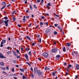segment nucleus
I'll return each mask as SVG.
<instances>
[{"mask_svg":"<svg viewBox=\"0 0 79 79\" xmlns=\"http://www.w3.org/2000/svg\"><path fill=\"white\" fill-rule=\"evenodd\" d=\"M76 69H79V65L78 64H77Z\"/></svg>","mask_w":79,"mask_h":79,"instance_id":"ddd939ff","label":"nucleus"},{"mask_svg":"<svg viewBox=\"0 0 79 79\" xmlns=\"http://www.w3.org/2000/svg\"><path fill=\"white\" fill-rule=\"evenodd\" d=\"M56 58H60V55H57L56 56Z\"/></svg>","mask_w":79,"mask_h":79,"instance_id":"c85d7f7f","label":"nucleus"},{"mask_svg":"<svg viewBox=\"0 0 79 79\" xmlns=\"http://www.w3.org/2000/svg\"><path fill=\"white\" fill-rule=\"evenodd\" d=\"M13 19L14 21H15V20H16V18H15V17H13Z\"/></svg>","mask_w":79,"mask_h":79,"instance_id":"e433bc0d","label":"nucleus"},{"mask_svg":"<svg viewBox=\"0 0 79 79\" xmlns=\"http://www.w3.org/2000/svg\"><path fill=\"white\" fill-rule=\"evenodd\" d=\"M44 56H48V54L46 53H44L43 54Z\"/></svg>","mask_w":79,"mask_h":79,"instance_id":"423d86ee","label":"nucleus"},{"mask_svg":"<svg viewBox=\"0 0 79 79\" xmlns=\"http://www.w3.org/2000/svg\"><path fill=\"white\" fill-rule=\"evenodd\" d=\"M6 6H3L1 8V10H2L3 9H4V8H5V7Z\"/></svg>","mask_w":79,"mask_h":79,"instance_id":"f704fd0d","label":"nucleus"},{"mask_svg":"<svg viewBox=\"0 0 79 79\" xmlns=\"http://www.w3.org/2000/svg\"><path fill=\"white\" fill-rule=\"evenodd\" d=\"M37 3H40V0H37Z\"/></svg>","mask_w":79,"mask_h":79,"instance_id":"58836bf2","label":"nucleus"},{"mask_svg":"<svg viewBox=\"0 0 79 79\" xmlns=\"http://www.w3.org/2000/svg\"><path fill=\"white\" fill-rule=\"evenodd\" d=\"M15 13V11H14L12 12V14L11 15V16H13V15H14V13Z\"/></svg>","mask_w":79,"mask_h":79,"instance_id":"412c9836","label":"nucleus"},{"mask_svg":"<svg viewBox=\"0 0 79 79\" xmlns=\"http://www.w3.org/2000/svg\"><path fill=\"white\" fill-rule=\"evenodd\" d=\"M40 25H43V23L41 22L40 23Z\"/></svg>","mask_w":79,"mask_h":79,"instance_id":"5fc2aeb1","label":"nucleus"},{"mask_svg":"<svg viewBox=\"0 0 79 79\" xmlns=\"http://www.w3.org/2000/svg\"><path fill=\"white\" fill-rule=\"evenodd\" d=\"M72 55H73V56H77V53L74 51L72 53Z\"/></svg>","mask_w":79,"mask_h":79,"instance_id":"39448f33","label":"nucleus"},{"mask_svg":"<svg viewBox=\"0 0 79 79\" xmlns=\"http://www.w3.org/2000/svg\"><path fill=\"white\" fill-rule=\"evenodd\" d=\"M37 74H38V76H40L42 74V72L40 70H37L36 72Z\"/></svg>","mask_w":79,"mask_h":79,"instance_id":"7ed1b4c3","label":"nucleus"},{"mask_svg":"<svg viewBox=\"0 0 79 79\" xmlns=\"http://www.w3.org/2000/svg\"><path fill=\"white\" fill-rule=\"evenodd\" d=\"M8 21H9V20H5L4 21L5 26H6V27L8 26Z\"/></svg>","mask_w":79,"mask_h":79,"instance_id":"f257e3e1","label":"nucleus"},{"mask_svg":"<svg viewBox=\"0 0 79 79\" xmlns=\"http://www.w3.org/2000/svg\"><path fill=\"white\" fill-rule=\"evenodd\" d=\"M21 51H23V50H24V49H23V48H21Z\"/></svg>","mask_w":79,"mask_h":79,"instance_id":"3c124183","label":"nucleus"},{"mask_svg":"<svg viewBox=\"0 0 79 79\" xmlns=\"http://www.w3.org/2000/svg\"><path fill=\"white\" fill-rule=\"evenodd\" d=\"M31 76L32 78H33L34 77V74H31Z\"/></svg>","mask_w":79,"mask_h":79,"instance_id":"c756f323","label":"nucleus"},{"mask_svg":"<svg viewBox=\"0 0 79 79\" xmlns=\"http://www.w3.org/2000/svg\"><path fill=\"white\" fill-rule=\"evenodd\" d=\"M16 51V52L19 54L20 53L19 52V51L17 49Z\"/></svg>","mask_w":79,"mask_h":79,"instance_id":"393cba45","label":"nucleus"},{"mask_svg":"<svg viewBox=\"0 0 79 79\" xmlns=\"http://www.w3.org/2000/svg\"><path fill=\"white\" fill-rule=\"evenodd\" d=\"M39 42H40V43H41V38H40L39 40H38Z\"/></svg>","mask_w":79,"mask_h":79,"instance_id":"2f4dec72","label":"nucleus"},{"mask_svg":"<svg viewBox=\"0 0 79 79\" xmlns=\"http://www.w3.org/2000/svg\"><path fill=\"white\" fill-rule=\"evenodd\" d=\"M21 71H22V72H24V70L23 69H19Z\"/></svg>","mask_w":79,"mask_h":79,"instance_id":"473e14b6","label":"nucleus"},{"mask_svg":"<svg viewBox=\"0 0 79 79\" xmlns=\"http://www.w3.org/2000/svg\"><path fill=\"white\" fill-rule=\"evenodd\" d=\"M0 58H6L5 57L3 56V54L2 53H0Z\"/></svg>","mask_w":79,"mask_h":79,"instance_id":"20e7f679","label":"nucleus"},{"mask_svg":"<svg viewBox=\"0 0 79 79\" xmlns=\"http://www.w3.org/2000/svg\"><path fill=\"white\" fill-rule=\"evenodd\" d=\"M58 24H54V26L55 27H56L57 26H58Z\"/></svg>","mask_w":79,"mask_h":79,"instance_id":"49530a36","label":"nucleus"},{"mask_svg":"<svg viewBox=\"0 0 79 79\" xmlns=\"http://www.w3.org/2000/svg\"><path fill=\"white\" fill-rule=\"evenodd\" d=\"M6 69H7V70H9V67H6Z\"/></svg>","mask_w":79,"mask_h":79,"instance_id":"de8ad7c7","label":"nucleus"},{"mask_svg":"<svg viewBox=\"0 0 79 79\" xmlns=\"http://www.w3.org/2000/svg\"><path fill=\"white\" fill-rule=\"evenodd\" d=\"M1 43H2V44H3V43L4 44H5V43H6V40H3L2 42H1Z\"/></svg>","mask_w":79,"mask_h":79,"instance_id":"f8f14e48","label":"nucleus"},{"mask_svg":"<svg viewBox=\"0 0 79 79\" xmlns=\"http://www.w3.org/2000/svg\"><path fill=\"white\" fill-rule=\"evenodd\" d=\"M4 18L5 19H8V17H5Z\"/></svg>","mask_w":79,"mask_h":79,"instance_id":"a19ab883","label":"nucleus"},{"mask_svg":"<svg viewBox=\"0 0 79 79\" xmlns=\"http://www.w3.org/2000/svg\"><path fill=\"white\" fill-rule=\"evenodd\" d=\"M55 74H56V72L55 73V72H52V74L53 76H54L55 75Z\"/></svg>","mask_w":79,"mask_h":79,"instance_id":"5701e85b","label":"nucleus"},{"mask_svg":"<svg viewBox=\"0 0 79 79\" xmlns=\"http://www.w3.org/2000/svg\"><path fill=\"white\" fill-rule=\"evenodd\" d=\"M53 34H54L55 35H57L58 33L57 32L55 31L53 32Z\"/></svg>","mask_w":79,"mask_h":79,"instance_id":"6ab92c4d","label":"nucleus"},{"mask_svg":"<svg viewBox=\"0 0 79 79\" xmlns=\"http://www.w3.org/2000/svg\"><path fill=\"white\" fill-rule=\"evenodd\" d=\"M71 66H72V65H71V64H69L68 65V68H71Z\"/></svg>","mask_w":79,"mask_h":79,"instance_id":"7c9ffc66","label":"nucleus"},{"mask_svg":"<svg viewBox=\"0 0 79 79\" xmlns=\"http://www.w3.org/2000/svg\"><path fill=\"white\" fill-rule=\"evenodd\" d=\"M19 40H22V38H20L19 39Z\"/></svg>","mask_w":79,"mask_h":79,"instance_id":"338daca9","label":"nucleus"},{"mask_svg":"<svg viewBox=\"0 0 79 79\" xmlns=\"http://www.w3.org/2000/svg\"><path fill=\"white\" fill-rule=\"evenodd\" d=\"M50 69V68H48L47 67H46L45 69V70H49Z\"/></svg>","mask_w":79,"mask_h":79,"instance_id":"2eb2a0df","label":"nucleus"},{"mask_svg":"<svg viewBox=\"0 0 79 79\" xmlns=\"http://www.w3.org/2000/svg\"><path fill=\"white\" fill-rule=\"evenodd\" d=\"M0 47H3V43H1V45L0 46Z\"/></svg>","mask_w":79,"mask_h":79,"instance_id":"a878e982","label":"nucleus"},{"mask_svg":"<svg viewBox=\"0 0 79 79\" xmlns=\"http://www.w3.org/2000/svg\"><path fill=\"white\" fill-rule=\"evenodd\" d=\"M2 73H3V74L4 73L6 74V72H5L4 71H3L2 72Z\"/></svg>","mask_w":79,"mask_h":79,"instance_id":"ea45409f","label":"nucleus"},{"mask_svg":"<svg viewBox=\"0 0 79 79\" xmlns=\"http://www.w3.org/2000/svg\"><path fill=\"white\" fill-rule=\"evenodd\" d=\"M0 64L1 66H4V63L2 62L0 63Z\"/></svg>","mask_w":79,"mask_h":79,"instance_id":"a211bd4d","label":"nucleus"},{"mask_svg":"<svg viewBox=\"0 0 79 79\" xmlns=\"http://www.w3.org/2000/svg\"><path fill=\"white\" fill-rule=\"evenodd\" d=\"M54 15H55V16H57V17H60V16H59V15H56V14L55 13Z\"/></svg>","mask_w":79,"mask_h":79,"instance_id":"4c0bfd02","label":"nucleus"},{"mask_svg":"<svg viewBox=\"0 0 79 79\" xmlns=\"http://www.w3.org/2000/svg\"><path fill=\"white\" fill-rule=\"evenodd\" d=\"M2 5H3L4 6H6V2H3L2 3Z\"/></svg>","mask_w":79,"mask_h":79,"instance_id":"1a4fd4ad","label":"nucleus"},{"mask_svg":"<svg viewBox=\"0 0 79 79\" xmlns=\"http://www.w3.org/2000/svg\"><path fill=\"white\" fill-rule=\"evenodd\" d=\"M44 2V0H41V3H43Z\"/></svg>","mask_w":79,"mask_h":79,"instance_id":"69168bd1","label":"nucleus"},{"mask_svg":"<svg viewBox=\"0 0 79 79\" xmlns=\"http://www.w3.org/2000/svg\"><path fill=\"white\" fill-rule=\"evenodd\" d=\"M26 18H28V19H29V16H27Z\"/></svg>","mask_w":79,"mask_h":79,"instance_id":"680f3d73","label":"nucleus"},{"mask_svg":"<svg viewBox=\"0 0 79 79\" xmlns=\"http://www.w3.org/2000/svg\"><path fill=\"white\" fill-rule=\"evenodd\" d=\"M27 64H28V65L29 66L30 65V64H29V63L28 62H26Z\"/></svg>","mask_w":79,"mask_h":79,"instance_id":"4d7b16f0","label":"nucleus"},{"mask_svg":"<svg viewBox=\"0 0 79 79\" xmlns=\"http://www.w3.org/2000/svg\"><path fill=\"white\" fill-rule=\"evenodd\" d=\"M30 8L31 10H32V6H31V5H30Z\"/></svg>","mask_w":79,"mask_h":79,"instance_id":"c9c22d12","label":"nucleus"},{"mask_svg":"<svg viewBox=\"0 0 79 79\" xmlns=\"http://www.w3.org/2000/svg\"><path fill=\"white\" fill-rule=\"evenodd\" d=\"M3 70H6V68L5 67L3 68L2 69Z\"/></svg>","mask_w":79,"mask_h":79,"instance_id":"8fccbe9b","label":"nucleus"},{"mask_svg":"<svg viewBox=\"0 0 79 79\" xmlns=\"http://www.w3.org/2000/svg\"><path fill=\"white\" fill-rule=\"evenodd\" d=\"M66 44L68 47H70V46H71V44H70V43H67Z\"/></svg>","mask_w":79,"mask_h":79,"instance_id":"dca6fc26","label":"nucleus"},{"mask_svg":"<svg viewBox=\"0 0 79 79\" xmlns=\"http://www.w3.org/2000/svg\"><path fill=\"white\" fill-rule=\"evenodd\" d=\"M46 34L47 35V33H48L49 32H50V31L48 29H47L46 30Z\"/></svg>","mask_w":79,"mask_h":79,"instance_id":"0eeeda50","label":"nucleus"},{"mask_svg":"<svg viewBox=\"0 0 79 79\" xmlns=\"http://www.w3.org/2000/svg\"><path fill=\"white\" fill-rule=\"evenodd\" d=\"M26 37H27L29 40H30V41H31V39L30 38V37L28 36H26Z\"/></svg>","mask_w":79,"mask_h":79,"instance_id":"9d476101","label":"nucleus"},{"mask_svg":"<svg viewBox=\"0 0 79 79\" xmlns=\"http://www.w3.org/2000/svg\"><path fill=\"white\" fill-rule=\"evenodd\" d=\"M57 28H58V29H59L60 30V29H61V28H60V27L59 26H57Z\"/></svg>","mask_w":79,"mask_h":79,"instance_id":"a18cd8bd","label":"nucleus"},{"mask_svg":"<svg viewBox=\"0 0 79 79\" xmlns=\"http://www.w3.org/2000/svg\"><path fill=\"white\" fill-rule=\"evenodd\" d=\"M25 58H28V56L27 55V54H25Z\"/></svg>","mask_w":79,"mask_h":79,"instance_id":"bb28decb","label":"nucleus"},{"mask_svg":"<svg viewBox=\"0 0 79 79\" xmlns=\"http://www.w3.org/2000/svg\"><path fill=\"white\" fill-rule=\"evenodd\" d=\"M36 71H37V69H36V68H35L34 69V74H35V73H36Z\"/></svg>","mask_w":79,"mask_h":79,"instance_id":"9b49d317","label":"nucleus"},{"mask_svg":"<svg viewBox=\"0 0 79 79\" xmlns=\"http://www.w3.org/2000/svg\"><path fill=\"white\" fill-rule=\"evenodd\" d=\"M25 4H27V0H25Z\"/></svg>","mask_w":79,"mask_h":79,"instance_id":"0e129e2a","label":"nucleus"},{"mask_svg":"<svg viewBox=\"0 0 79 79\" xmlns=\"http://www.w3.org/2000/svg\"><path fill=\"white\" fill-rule=\"evenodd\" d=\"M35 7V8H36V9H37V7L35 6V5L34 4L33 5Z\"/></svg>","mask_w":79,"mask_h":79,"instance_id":"79ce46f5","label":"nucleus"},{"mask_svg":"<svg viewBox=\"0 0 79 79\" xmlns=\"http://www.w3.org/2000/svg\"><path fill=\"white\" fill-rule=\"evenodd\" d=\"M7 55H10V54H11V52L8 51L7 52Z\"/></svg>","mask_w":79,"mask_h":79,"instance_id":"b1692460","label":"nucleus"},{"mask_svg":"<svg viewBox=\"0 0 79 79\" xmlns=\"http://www.w3.org/2000/svg\"><path fill=\"white\" fill-rule=\"evenodd\" d=\"M38 60H40V61H41V60H41V58H38Z\"/></svg>","mask_w":79,"mask_h":79,"instance_id":"09e8293b","label":"nucleus"},{"mask_svg":"<svg viewBox=\"0 0 79 79\" xmlns=\"http://www.w3.org/2000/svg\"><path fill=\"white\" fill-rule=\"evenodd\" d=\"M26 51H29V50H30V49H29V48H27L26 49Z\"/></svg>","mask_w":79,"mask_h":79,"instance_id":"aec40b11","label":"nucleus"},{"mask_svg":"<svg viewBox=\"0 0 79 79\" xmlns=\"http://www.w3.org/2000/svg\"><path fill=\"white\" fill-rule=\"evenodd\" d=\"M17 58H20V56H17Z\"/></svg>","mask_w":79,"mask_h":79,"instance_id":"6e6d98bb","label":"nucleus"},{"mask_svg":"<svg viewBox=\"0 0 79 79\" xmlns=\"http://www.w3.org/2000/svg\"><path fill=\"white\" fill-rule=\"evenodd\" d=\"M60 31H61V33L62 34H63V35H64V32L62 31V28H60Z\"/></svg>","mask_w":79,"mask_h":79,"instance_id":"f3484780","label":"nucleus"},{"mask_svg":"<svg viewBox=\"0 0 79 79\" xmlns=\"http://www.w3.org/2000/svg\"><path fill=\"white\" fill-rule=\"evenodd\" d=\"M28 54L30 55V56H31V52L30 51L28 53Z\"/></svg>","mask_w":79,"mask_h":79,"instance_id":"72a5a7b5","label":"nucleus"},{"mask_svg":"<svg viewBox=\"0 0 79 79\" xmlns=\"http://www.w3.org/2000/svg\"><path fill=\"white\" fill-rule=\"evenodd\" d=\"M48 6H51V5H50V3H48Z\"/></svg>","mask_w":79,"mask_h":79,"instance_id":"bf43d9fd","label":"nucleus"},{"mask_svg":"<svg viewBox=\"0 0 79 79\" xmlns=\"http://www.w3.org/2000/svg\"><path fill=\"white\" fill-rule=\"evenodd\" d=\"M12 72H14V71H15V69H12Z\"/></svg>","mask_w":79,"mask_h":79,"instance_id":"603ef678","label":"nucleus"},{"mask_svg":"<svg viewBox=\"0 0 79 79\" xmlns=\"http://www.w3.org/2000/svg\"><path fill=\"white\" fill-rule=\"evenodd\" d=\"M63 52H66V48H65V47H64L63 48Z\"/></svg>","mask_w":79,"mask_h":79,"instance_id":"4468645a","label":"nucleus"},{"mask_svg":"<svg viewBox=\"0 0 79 79\" xmlns=\"http://www.w3.org/2000/svg\"><path fill=\"white\" fill-rule=\"evenodd\" d=\"M32 46H35V43H32Z\"/></svg>","mask_w":79,"mask_h":79,"instance_id":"c03bdc74","label":"nucleus"},{"mask_svg":"<svg viewBox=\"0 0 79 79\" xmlns=\"http://www.w3.org/2000/svg\"><path fill=\"white\" fill-rule=\"evenodd\" d=\"M26 59L27 61H29V59H28V57L27 58H26Z\"/></svg>","mask_w":79,"mask_h":79,"instance_id":"774afa93","label":"nucleus"},{"mask_svg":"<svg viewBox=\"0 0 79 79\" xmlns=\"http://www.w3.org/2000/svg\"><path fill=\"white\" fill-rule=\"evenodd\" d=\"M18 27H21V26H20V25L18 24Z\"/></svg>","mask_w":79,"mask_h":79,"instance_id":"864d4df0","label":"nucleus"},{"mask_svg":"<svg viewBox=\"0 0 79 79\" xmlns=\"http://www.w3.org/2000/svg\"><path fill=\"white\" fill-rule=\"evenodd\" d=\"M14 55H15V56H17V54H16V53L15 52H14L13 53Z\"/></svg>","mask_w":79,"mask_h":79,"instance_id":"4be33fe9","label":"nucleus"},{"mask_svg":"<svg viewBox=\"0 0 79 79\" xmlns=\"http://www.w3.org/2000/svg\"><path fill=\"white\" fill-rule=\"evenodd\" d=\"M48 24V23L46 22V25L47 26Z\"/></svg>","mask_w":79,"mask_h":79,"instance_id":"e2e57ef3","label":"nucleus"},{"mask_svg":"<svg viewBox=\"0 0 79 79\" xmlns=\"http://www.w3.org/2000/svg\"><path fill=\"white\" fill-rule=\"evenodd\" d=\"M16 67L17 68H19V66H18V65H15Z\"/></svg>","mask_w":79,"mask_h":79,"instance_id":"13d9d810","label":"nucleus"},{"mask_svg":"<svg viewBox=\"0 0 79 79\" xmlns=\"http://www.w3.org/2000/svg\"><path fill=\"white\" fill-rule=\"evenodd\" d=\"M11 6V4H9L7 6V7H8L9 6Z\"/></svg>","mask_w":79,"mask_h":79,"instance_id":"052dcab7","label":"nucleus"},{"mask_svg":"<svg viewBox=\"0 0 79 79\" xmlns=\"http://www.w3.org/2000/svg\"><path fill=\"white\" fill-rule=\"evenodd\" d=\"M23 79H27V78H26V77H25V76H24V75H23Z\"/></svg>","mask_w":79,"mask_h":79,"instance_id":"cd10ccee","label":"nucleus"},{"mask_svg":"<svg viewBox=\"0 0 79 79\" xmlns=\"http://www.w3.org/2000/svg\"><path fill=\"white\" fill-rule=\"evenodd\" d=\"M41 19H44L45 18V17L44 16H41Z\"/></svg>","mask_w":79,"mask_h":79,"instance_id":"37998d69","label":"nucleus"},{"mask_svg":"<svg viewBox=\"0 0 79 79\" xmlns=\"http://www.w3.org/2000/svg\"><path fill=\"white\" fill-rule=\"evenodd\" d=\"M58 49L57 48H54L53 49H52V53H55L56 52H57Z\"/></svg>","mask_w":79,"mask_h":79,"instance_id":"f03ea898","label":"nucleus"},{"mask_svg":"<svg viewBox=\"0 0 79 79\" xmlns=\"http://www.w3.org/2000/svg\"><path fill=\"white\" fill-rule=\"evenodd\" d=\"M25 18H26V16H23V23H25V22H26V19H25Z\"/></svg>","mask_w":79,"mask_h":79,"instance_id":"6e6552de","label":"nucleus"}]
</instances>
